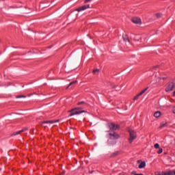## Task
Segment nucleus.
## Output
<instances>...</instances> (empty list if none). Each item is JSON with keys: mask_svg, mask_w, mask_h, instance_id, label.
<instances>
[{"mask_svg": "<svg viewBox=\"0 0 175 175\" xmlns=\"http://www.w3.org/2000/svg\"><path fill=\"white\" fill-rule=\"evenodd\" d=\"M69 135H70V137H71L72 140H75V135H73V131H72L71 134L70 133H69Z\"/></svg>", "mask_w": 175, "mask_h": 175, "instance_id": "f3484780", "label": "nucleus"}, {"mask_svg": "<svg viewBox=\"0 0 175 175\" xmlns=\"http://www.w3.org/2000/svg\"><path fill=\"white\" fill-rule=\"evenodd\" d=\"M109 136H112L113 139H120V135L117 134V133L115 132L113 133H110Z\"/></svg>", "mask_w": 175, "mask_h": 175, "instance_id": "1a4fd4ad", "label": "nucleus"}, {"mask_svg": "<svg viewBox=\"0 0 175 175\" xmlns=\"http://www.w3.org/2000/svg\"><path fill=\"white\" fill-rule=\"evenodd\" d=\"M88 2H91V0H85V3H87Z\"/></svg>", "mask_w": 175, "mask_h": 175, "instance_id": "7c9ffc66", "label": "nucleus"}, {"mask_svg": "<svg viewBox=\"0 0 175 175\" xmlns=\"http://www.w3.org/2000/svg\"><path fill=\"white\" fill-rule=\"evenodd\" d=\"M159 79H160V80H166V78H165V77H159Z\"/></svg>", "mask_w": 175, "mask_h": 175, "instance_id": "c756f323", "label": "nucleus"}, {"mask_svg": "<svg viewBox=\"0 0 175 175\" xmlns=\"http://www.w3.org/2000/svg\"><path fill=\"white\" fill-rule=\"evenodd\" d=\"M90 125H92V123H90Z\"/></svg>", "mask_w": 175, "mask_h": 175, "instance_id": "49530a36", "label": "nucleus"}, {"mask_svg": "<svg viewBox=\"0 0 175 175\" xmlns=\"http://www.w3.org/2000/svg\"><path fill=\"white\" fill-rule=\"evenodd\" d=\"M123 40L129 42V36L127 34L123 35Z\"/></svg>", "mask_w": 175, "mask_h": 175, "instance_id": "f8f14e48", "label": "nucleus"}, {"mask_svg": "<svg viewBox=\"0 0 175 175\" xmlns=\"http://www.w3.org/2000/svg\"><path fill=\"white\" fill-rule=\"evenodd\" d=\"M154 148H159V144H155L154 145Z\"/></svg>", "mask_w": 175, "mask_h": 175, "instance_id": "b1692460", "label": "nucleus"}, {"mask_svg": "<svg viewBox=\"0 0 175 175\" xmlns=\"http://www.w3.org/2000/svg\"><path fill=\"white\" fill-rule=\"evenodd\" d=\"M139 96H140V95L138 94L133 98V100H137L139 99Z\"/></svg>", "mask_w": 175, "mask_h": 175, "instance_id": "aec40b11", "label": "nucleus"}, {"mask_svg": "<svg viewBox=\"0 0 175 175\" xmlns=\"http://www.w3.org/2000/svg\"><path fill=\"white\" fill-rule=\"evenodd\" d=\"M70 87V86H69V85H68V86L66 88L68 89V88H69Z\"/></svg>", "mask_w": 175, "mask_h": 175, "instance_id": "ea45409f", "label": "nucleus"}, {"mask_svg": "<svg viewBox=\"0 0 175 175\" xmlns=\"http://www.w3.org/2000/svg\"><path fill=\"white\" fill-rule=\"evenodd\" d=\"M85 7H86V9H90V5H85Z\"/></svg>", "mask_w": 175, "mask_h": 175, "instance_id": "473e14b6", "label": "nucleus"}, {"mask_svg": "<svg viewBox=\"0 0 175 175\" xmlns=\"http://www.w3.org/2000/svg\"><path fill=\"white\" fill-rule=\"evenodd\" d=\"M84 103H85V102L81 101V102L78 103V105L80 106V105H84Z\"/></svg>", "mask_w": 175, "mask_h": 175, "instance_id": "bb28decb", "label": "nucleus"}, {"mask_svg": "<svg viewBox=\"0 0 175 175\" xmlns=\"http://www.w3.org/2000/svg\"><path fill=\"white\" fill-rule=\"evenodd\" d=\"M42 126H44V128H46V126H45V125H43V124H42Z\"/></svg>", "mask_w": 175, "mask_h": 175, "instance_id": "a19ab883", "label": "nucleus"}, {"mask_svg": "<svg viewBox=\"0 0 175 175\" xmlns=\"http://www.w3.org/2000/svg\"><path fill=\"white\" fill-rule=\"evenodd\" d=\"M76 83H77V81H74L70 83L69 86L73 85V84H76Z\"/></svg>", "mask_w": 175, "mask_h": 175, "instance_id": "4be33fe9", "label": "nucleus"}, {"mask_svg": "<svg viewBox=\"0 0 175 175\" xmlns=\"http://www.w3.org/2000/svg\"><path fill=\"white\" fill-rule=\"evenodd\" d=\"M99 71H100V70L96 68V69L93 70V73H94V75H95V73H98V72H99Z\"/></svg>", "mask_w": 175, "mask_h": 175, "instance_id": "6ab92c4d", "label": "nucleus"}, {"mask_svg": "<svg viewBox=\"0 0 175 175\" xmlns=\"http://www.w3.org/2000/svg\"><path fill=\"white\" fill-rule=\"evenodd\" d=\"M147 90H148V88H146V89L143 90L139 94L140 96H142V95H143V94H144V92H146L147 91Z\"/></svg>", "mask_w": 175, "mask_h": 175, "instance_id": "2eb2a0df", "label": "nucleus"}, {"mask_svg": "<svg viewBox=\"0 0 175 175\" xmlns=\"http://www.w3.org/2000/svg\"><path fill=\"white\" fill-rule=\"evenodd\" d=\"M135 175H144L143 174H135Z\"/></svg>", "mask_w": 175, "mask_h": 175, "instance_id": "c9c22d12", "label": "nucleus"}, {"mask_svg": "<svg viewBox=\"0 0 175 175\" xmlns=\"http://www.w3.org/2000/svg\"><path fill=\"white\" fill-rule=\"evenodd\" d=\"M166 124H167V122H165V123H164V124H161V126H159V128H160V129L163 128V126H165Z\"/></svg>", "mask_w": 175, "mask_h": 175, "instance_id": "5701e85b", "label": "nucleus"}, {"mask_svg": "<svg viewBox=\"0 0 175 175\" xmlns=\"http://www.w3.org/2000/svg\"><path fill=\"white\" fill-rule=\"evenodd\" d=\"M156 175H167L166 172H159L158 174H156Z\"/></svg>", "mask_w": 175, "mask_h": 175, "instance_id": "412c9836", "label": "nucleus"}, {"mask_svg": "<svg viewBox=\"0 0 175 175\" xmlns=\"http://www.w3.org/2000/svg\"><path fill=\"white\" fill-rule=\"evenodd\" d=\"M129 133L130 135L129 142L130 144H132L133 140L137 137V133L135 130L130 129L129 130Z\"/></svg>", "mask_w": 175, "mask_h": 175, "instance_id": "f03ea898", "label": "nucleus"}, {"mask_svg": "<svg viewBox=\"0 0 175 175\" xmlns=\"http://www.w3.org/2000/svg\"><path fill=\"white\" fill-rule=\"evenodd\" d=\"M27 128H25V131H27Z\"/></svg>", "mask_w": 175, "mask_h": 175, "instance_id": "a18cd8bd", "label": "nucleus"}, {"mask_svg": "<svg viewBox=\"0 0 175 175\" xmlns=\"http://www.w3.org/2000/svg\"><path fill=\"white\" fill-rule=\"evenodd\" d=\"M85 9H87V7L85 5H83L82 7L77 8L75 10L76 12H81V10H85Z\"/></svg>", "mask_w": 175, "mask_h": 175, "instance_id": "9d476101", "label": "nucleus"}, {"mask_svg": "<svg viewBox=\"0 0 175 175\" xmlns=\"http://www.w3.org/2000/svg\"><path fill=\"white\" fill-rule=\"evenodd\" d=\"M131 21L133 24H135L136 25H142V18L140 17L134 16L131 18Z\"/></svg>", "mask_w": 175, "mask_h": 175, "instance_id": "20e7f679", "label": "nucleus"}, {"mask_svg": "<svg viewBox=\"0 0 175 175\" xmlns=\"http://www.w3.org/2000/svg\"><path fill=\"white\" fill-rule=\"evenodd\" d=\"M175 88V83L171 82L165 89L166 92H169V91H173Z\"/></svg>", "mask_w": 175, "mask_h": 175, "instance_id": "423d86ee", "label": "nucleus"}, {"mask_svg": "<svg viewBox=\"0 0 175 175\" xmlns=\"http://www.w3.org/2000/svg\"><path fill=\"white\" fill-rule=\"evenodd\" d=\"M19 98H23V96H20Z\"/></svg>", "mask_w": 175, "mask_h": 175, "instance_id": "37998d69", "label": "nucleus"}, {"mask_svg": "<svg viewBox=\"0 0 175 175\" xmlns=\"http://www.w3.org/2000/svg\"><path fill=\"white\" fill-rule=\"evenodd\" d=\"M23 98H23V100H28V98H27V96H23Z\"/></svg>", "mask_w": 175, "mask_h": 175, "instance_id": "cd10ccee", "label": "nucleus"}, {"mask_svg": "<svg viewBox=\"0 0 175 175\" xmlns=\"http://www.w3.org/2000/svg\"><path fill=\"white\" fill-rule=\"evenodd\" d=\"M59 122V120H47V121H44L42 122V124H54L55 122Z\"/></svg>", "mask_w": 175, "mask_h": 175, "instance_id": "0eeeda50", "label": "nucleus"}, {"mask_svg": "<svg viewBox=\"0 0 175 175\" xmlns=\"http://www.w3.org/2000/svg\"><path fill=\"white\" fill-rule=\"evenodd\" d=\"M108 126L111 131H117V129H120V128L119 124H116L114 123L109 124Z\"/></svg>", "mask_w": 175, "mask_h": 175, "instance_id": "39448f33", "label": "nucleus"}, {"mask_svg": "<svg viewBox=\"0 0 175 175\" xmlns=\"http://www.w3.org/2000/svg\"><path fill=\"white\" fill-rule=\"evenodd\" d=\"M62 174H65V171L62 172Z\"/></svg>", "mask_w": 175, "mask_h": 175, "instance_id": "58836bf2", "label": "nucleus"}, {"mask_svg": "<svg viewBox=\"0 0 175 175\" xmlns=\"http://www.w3.org/2000/svg\"><path fill=\"white\" fill-rule=\"evenodd\" d=\"M81 108L80 107H75L72 109L71 110L68 111V113H71L70 114V117H73V116H76L77 114H81V113H87V111H76V110H80ZM75 111V112H73Z\"/></svg>", "mask_w": 175, "mask_h": 175, "instance_id": "7ed1b4c3", "label": "nucleus"}, {"mask_svg": "<svg viewBox=\"0 0 175 175\" xmlns=\"http://www.w3.org/2000/svg\"><path fill=\"white\" fill-rule=\"evenodd\" d=\"M30 30H31V29H29V28L27 29V31H30Z\"/></svg>", "mask_w": 175, "mask_h": 175, "instance_id": "4c0bfd02", "label": "nucleus"}, {"mask_svg": "<svg viewBox=\"0 0 175 175\" xmlns=\"http://www.w3.org/2000/svg\"><path fill=\"white\" fill-rule=\"evenodd\" d=\"M25 33H29V31L25 30Z\"/></svg>", "mask_w": 175, "mask_h": 175, "instance_id": "f704fd0d", "label": "nucleus"}, {"mask_svg": "<svg viewBox=\"0 0 175 175\" xmlns=\"http://www.w3.org/2000/svg\"><path fill=\"white\" fill-rule=\"evenodd\" d=\"M154 117H155V118H159V117H161V111H157L154 112Z\"/></svg>", "mask_w": 175, "mask_h": 175, "instance_id": "ddd939ff", "label": "nucleus"}, {"mask_svg": "<svg viewBox=\"0 0 175 175\" xmlns=\"http://www.w3.org/2000/svg\"><path fill=\"white\" fill-rule=\"evenodd\" d=\"M173 113H174V114H175V107H174V108H173Z\"/></svg>", "mask_w": 175, "mask_h": 175, "instance_id": "72a5a7b5", "label": "nucleus"}, {"mask_svg": "<svg viewBox=\"0 0 175 175\" xmlns=\"http://www.w3.org/2000/svg\"><path fill=\"white\" fill-rule=\"evenodd\" d=\"M162 152H163V149H162V148H159L157 154H162Z\"/></svg>", "mask_w": 175, "mask_h": 175, "instance_id": "a211bd4d", "label": "nucleus"}, {"mask_svg": "<svg viewBox=\"0 0 175 175\" xmlns=\"http://www.w3.org/2000/svg\"><path fill=\"white\" fill-rule=\"evenodd\" d=\"M81 117L83 118V117H84V116H82Z\"/></svg>", "mask_w": 175, "mask_h": 175, "instance_id": "de8ad7c7", "label": "nucleus"}, {"mask_svg": "<svg viewBox=\"0 0 175 175\" xmlns=\"http://www.w3.org/2000/svg\"><path fill=\"white\" fill-rule=\"evenodd\" d=\"M82 139H83V140H85V142H87L88 138H87V137H85V135H83V136L82 137Z\"/></svg>", "mask_w": 175, "mask_h": 175, "instance_id": "393cba45", "label": "nucleus"}, {"mask_svg": "<svg viewBox=\"0 0 175 175\" xmlns=\"http://www.w3.org/2000/svg\"><path fill=\"white\" fill-rule=\"evenodd\" d=\"M155 16L157 18H162V16H163V14L161 12H157L155 14Z\"/></svg>", "mask_w": 175, "mask_h": 175, "instance_id": "4468645a", "label": "nucleus"}, {"mask_svg": "<svg viewBox=\"0 0 175 175\" xmlns=\"http://www.w3.org/2000/svg\"><path fill=\"white\" fill-rule=\"evenodd\" d=\"M142 162H143L142 160H138V161H137V163H142Z\"/></svg>", "mask_w": 175, "mask_h": 175, "instance_id": "2f4dec72", "label": "nucleus"}, {"mask_svg": "<svg viewBox=\"0 0 175 175\" xmlns=\"http://www.w3.org/2000/svg\"><path fill=\"white\" fill-rule=\"evenodd\" d=\"M167 175H175V171H169L168 173H166Z\"/></svg>", "mask_w": 175, "mask_h": 175, "instance_id": "dca6fc26", "label": "nucleus"}, {"mask_svg": "<svg viewBox=\"0 0 175 175\" xmlns=\"http://www.w3.org/2000/svg\"><path fill=\"white\" fill-rule=\"evenodd\" d=\"M77 57H79V55L77 53L72 54L71 57L69 59L67 65L65 66V68H66L67 70L73 69V68H76V59H77Z\"/></svg>", "mask_w": 175, "mask_h": 175, "instance_id": "f257e3e1", "label": "nucleus"}, {"mask_svg": "<svg viewBox=\"0 0 175 175\" xmlns=\"http://www.w3.org/2000/svg\"><path fill=\"white\" fill-rule=\"evenodd\" d=\"M138 167L139 169H143L144 167H146V161H142Z\"/></svg>", "mask_w": 175, "mask_h": 175, "instance_id": "9b49d317", "label": "nucleus"}, {"mask_svg": "<svg viewBox=\"0 0 175 175\" xmlns=\"http://www.w3.org/2000/svg\"><path fill=\"white\" fill-rule=\"evenodd\" d=\"M23 16H29V8H27V7L25 8L23 10Z\"/></svg>", "mask_w": 175, "mask_h": 175, "instance_id": "6e6552de", "label": "nucleus"}, {"mask_svg": "<svg viewBox=\"0 0 175 175\" xmlns=\"http://www.w3.org/2000/svg\"><path fill=\"white\" fill-rule=\"evenodd\" d=\"M118 154H120L119 152H116L112 155H113V157H116V155H118Z\"/></svg>", "mask_w": 175, "mask_h": 175, "instance_id": "a878e982", "label": "nucleus"}, {"mask_svg": "<svg viewBox=\"0 0 175 175\" xmlns=\"http://www.w3.org/2000/svg\"><path fill=\"white\" fill-rule=\"evenodd\" d=\"M159 66L153 67V69H155V68H158Z\"/></svg>", "mask_w": 175, "mask_h": 175, "instance_id": "e433bc0d", "label": "nucleus"}, {"mask_svg": "<svg viewBox=\"0 0 175 175\" xmlns=\"http://www.w3.org/2000/svg\"><path fill=\"white\" fill-rule=\"evenodd\" d=\"M21 132H22V131L16 132V133H14V135H19V133H20Z\"/></svg>", "mask_w": 175, "mask_h": 175, "instance_id": "c85d7f7f", "label": "nucleus"}, {"mask_svg": "<svg viewBox=\"0 0 175 175\" xmlns=\"http://www.w3.org/2000/svg\"><path fill=\"white\" fill-rule=\"evenodd\" d=\"M80 143H82V144H84V143H83L81 141H80Z\"/></svg>", "mask_w": 175, "mask_h": 175, "instance_id": "79ce46f5", "label": "nucleus"}, {"mask_svg": "<svg viewBox=\"0 0 175 175\" xmlns=\"http://www.w3.org/2000/svg\"><path fill=\"white\" fill-rule=\"evenodd\" d=\"M93 172H94V171L90 172V173H93Z\"/></svg>", "mask_w": 175, "mask_h": 175, "instance_id": "c03bdc74", "label": "nucleus"}]
</instances>
